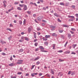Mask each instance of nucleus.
Wrapping results in <instances>:
<instances>
[{"label":"nucleus","mask_w":78,"mask_h":78,"mask_svg":"<svg viewBox=\"0 0 78 78\" xmlns=\"http://www.w3.org/2000/svg\"><path fill=\"white\" fill-rule=\"evenodd\" d=\"M71 30L72 31H76L75 29L74 28H72Z\"/></svg>","instance_id":"29"},{"label":"nucleus","mask_w":78,"mask_h":78,"mask_svg":"<svg viewBox=\"0 0 78 78\" xmlns=\"http://www.w3.org/2000/svg\"><path fill=\"white\" fill-rule=\"evenodd\" d=\"M10 61H12V56H11V57L10 58Z\"/></svg>","instance_id":"54"},{"label":"nucleus","mask_w":78,"mask_h":78,"mask_svg":"<svg viewBox=\"0 0 78 78\" xmlns=\"http://www.w3.org/2000/svg\"><path fill=\"white\" fill-rule=\"evenodd\" d=\"M43 41H47L48 40L47 39L45 38H44V37H43Z\"/></svg>","instance_id":"23"},{"label":"nucleus","mask_w":78,"mask_h":78,"mask_svg":"<svg viewBox=\"0 0 78 78\" xmlns=\"http://www.w3.org/2000/svg\"><path fill=\"white\" fill-rule=\"evenodd\" d=\"M70 32L71 33V34H74V32L72 31H70Z\"/></svg>","instance_id":"49"},{"label":"nucleus","mask_w":78,"mask_h":78,"mask_svg":"<svg viewBox=\"0 0 78 78\" xmlns=\"http://www.w3.org/2000/svg\"><path fill=\"white\" fill-rule=\"evenodd\" d=\"M59 62H62V61H64V60H62L61 59H59Z\"/></svg>","instance_id":"35"},{"label":"nucleus","mask_w":78,"mask_h":78,"mask_svg":"<svg viewBox=\"0 0 78 78\" xmlns=\"http://www.w3.org/2000/svg\"><path fill=\"white\" fill-rule=\"evenodd\" d=\"M12 38V36H10V37H9L8 39H9V40H11V39Z\"/></svg>","instance_id":"27"},{"label":"nucleus","mask_w":78,"mask_h":78,"mask_svg":"<svg viewBox=\"0 0 78 78\" xmlns=\"http://www.w3.org/2000/svg\"><path fill=\"white\" fill-rule=\"evenodd\" d=\"M37 34H38V35H39L41 34V33H40V32H37Z\"/></svg>","instance_id":"60"},{"label":"nucleus","mask_w":78,"mask_h":78,"mask_svg":"<svg viewBox=\"0 0 78 78\" xmlns=\"http://www.w3.org/2000/svg\"><path fill=\"white\" fill-rule=\"evenodd\" d=\"M39 48H40L41 49V50H44V48L43 47V46H40L39 47Z\"/></svg>","instance_id":"10"},{"label":"nucleus","mask_w":78,"mask_h":78,"mask_svg":"<svg viewBox=\"0 0 78 78\" xmlns=\"http://www.w3.org/2000/svg\"><path fill=\"white\" fill-rule=\"evenodd\" d=\"M76 17H78V14H76Z\"/></svg>","instance_id":"64"},{"label":"nucleus","mask_w":78,"mask_h":78,"mask_svg":"<svg viewBox=\"0 0 78 78\" xmlns=\"http://www.w3.org/2000/svg\"><path fill=\"white\" fill-rule=\"evenodd\" d=\"M9 27H13V25L12 24H10Z\"/></svg>","instance_id":"37"},{"label":"nucleus","mask_w":78,"mask_h":78,"mask_svg":"<svg viewBox=\"0 0 78 78\" xmlns=\"http://www.w3.org/2000/svg\"><path fill=\"white\" fill-rule=\"evenodd\" d=\"M22 72H19L17 74H18V75H20L21 74H22Z\"/></svg>","instance_id":"42"},{"label":"nucleus","mask_w":78,"mask_h":78,"mask_svg":"<svg viewBox=\"0 0 78 78\" xmlns=\"http://www.w3.org/2000/svg\"><path fill=\"white\" fill-rule=\"evenodd\" d=\"M21 3H24V2H23V1H20Z\"/></svg>","instance_id":"61"},{"label":"nucleus","mask_w":78,"mask_h":78,"mask_svg":"<svg viewBox=\"0 0 78 78\" xmlns=\"http://www.w3.org/2000/svg\"><path fill=\"white\" fill-rule=\"evenodd\" d=\"M24 34V32H22L21 33V34H22V35H23V34Z\"/></svg>","instance_id":"63"},{"label":"nucleus","mask_w":78,"mask_h":78,"mask_svg":"<svg viewBox=\"0 0 78 78\" xmlns=\"http://www.w3.org/2000/svg\"><path fill=\"white\" fill-rule=\"evenodd\" d=\"M29 76V74L28 73H26V76Z\"/></svg>","instance_id":"62"},{"label":"nucleus","mask_w":78,"mask_h":78,"mask_svg":"<svg viewBox=\"0 0 78 78\" xmlns=\"http://www.w3.org/2000/svg\"><path fill=\"white\" fill-rule=\"evenodd\" d=\"M71 7L73 8V9H74L75 8V5H72Z\"/></svg>","instance_id":"31"},{"label":"nucleus","mask_w":78,"mask_h":78,"mask_svg":"<svg viewBox=\"0 0 78 78\" xmlns=\"http://www.w3.org/2000/svg\"><path fill=\"white\" fill-rule=\"evenodd\" d=\"M58 22H61V20H60L59 19H58Z\"/></svg>","instance_id":"52"},{"label":"nucleus","mask_w":78,"mask_h":78,"mask_svg":"<svg viewBox=\"0 0 78 78\" xmlns=\"http://www.w3.org/2000/svg\"><path fill=\"white\" fill-rule=\"evenodd\" d=\"M37 41V39H35L34 40V42H36Z\"/></svg>","instance_id":"50"},{"label":"nucleus","mask_w":78,"mask_h":78,"mask_svg":"<svg viewBox=\"0 0 78 78\" xmlns=\"http://www.w3.org/2000/svg\"><path fill=\"white\" fill-rule=\"evenodd\" d=\"M19 22L20 25H22V21H19Z\"/></svg>","instance_id":"32"},{"label":"nucleus","mask_w":78,"mask_h":78,"mask_svg":"<svg viewBox=\"0 0 78 78\" xmlns=\"http://www.w3.org/2000/svg\"><path fill=\"white\" fill-rule=\"evenodd\" d=\"M68 37H69V38H70L72 36H71V34H68Z\"/></svg>","instance_id":"15"},{"label":"nucleus","mask_w":78,"mask_h":78,"mask_svg":"<svg viewBox=\"0 0 78 78\" xmlns=\"http://www.w3.org/2000/svg\"><path fill=\"white\" fill-rule=\"evenodd\" d=\"M37 30L38 31H39V30H41V29L39 28H37Z\"/></svg>","instance_id":"59"},{"label":"nucleus","mask_w":78,"mask_h":78,"mask_svg":"<svg viewBox=\"0 0 78 78\" xmlns=\"http://www.w3.org/2000/svg\"><path fill=\"white\" fill-rule=\"evenodd\" d=\"M23 62V60H19L18 61V62H17V64H21Z\"/></svg>","instance_id":"1"},{"label":"nucleus","mask_w":78,"mask_h":78,"mask_svg":"<svg viewBox=\"0 0 78 78\" xmlns=\"http://www.w3.org/2000/svg\"><path fill=\"white\" fill-rule=\"evenodd\" d=\"M71 19H74V16H71Z\"/></svg>","instance_id":"56"},{"label":"nucleus","mask_w":78,"mask_h":78,"mask_svg":"<svg viewBox=\"0 0 78 78\" xmlns=\"http://www.w3.org/2000/svg\"><path fill=\"white\" fill-rule=\"evenodd\" d=\"M51 73L52 74V75H54V71H53V70H52V69H51Z\"/></svg>","instance_id":"21"},{"label":"nucleus","mask_w":78,"mask_h":78,"mask_svg":"<svg viewBox=\"0 0 78 78\" xmlns=\"http://www.w3.org/2000/svg\"><path fill=\"white\" fill-rule=\"evenodd\" d=\"M11 78H16V76H11Z\"/></svg>","instance_id":"48"},{"label":"nucleus","mask_w":78,"mask_h":78,"mask_svg":"<svg viewBox=\"0 0 78 78\" xmlns=\"http://www.w3.org/2000/svg\"><path fill=\"white\" fill-rule=\"evenodd\" d=\"M30 5H34V3H33V2H31L30 3Z\"/></svg>","instance_id":"57"},{"label":"nucleus","mask_w":78,"mask_h":78,"mask_svg":"<svg viewBox=\"0 0 78 78\" xmlns=\"http://www.w3.org/2000/svg\"><path fill=\"white\" fill-rule=\"evenodd\" d=\"M54 16H56V17H59V15L57 14L56 13H54Z\"/></svg>","instance_id":"8"},{"label":"nucleus","mask_w":78,"mask_h":78,"mask_svg":"<svg viewBox=\"0 0 78 78\" xmlns=\"http://www.w3.org/2000/svg\"><path fill=\"white\" fill-rule=\"evenodd\" d=\"M39 50V48H36L35 50V51H38Z\"/></svg>","instance_id":"44"},{"label":"nucleus","mask_w":78,"mask_h":78,"mask_svg":"<svg viewBox=\"0 0 78 78\" xmlns=\"http://www.w3.org/2000/svg\"><path fill=\"white\" fill-rule=\"evenodd\" d=\"M34 37L35 38H36V33H34Z\"/></svg>","instance_id":"22"},{"label":"nucleus","mask_w":78,"mask_h":78,"mask_svg":"<svg viewBox=\"0 0 78 78\" xmlns=\"http://www.w3.org/2000/svg\"><path fill=\"white\" fill-rule=\"evenodd\" d=\"M25 40H26V41H28L29 40V38H28L27 37H26V38H25Z\"/></svg>","instance_id":"34"},{"label":"nucleus","mask_w":78,"mask_h":78,"mask_svg":"<svg viewBox=\"0 0 78 78\" xmlns=\"http://www.w3.org/2000/svg\"><path fill=\"white\" fill-rule=\"evenodd\" d=\"M64 53L65 54H69V53H70V52L69 51H65Z\"/></svg>","instance_id":"11"},{"label":"nucleus","mask_w":78,"mask_h":78,"mask_svg":"<svg viewBox=\"0 0 78 78\" xmlns=\"http://www.w3.org/2000/svg\"><path fill=\"white\" fill-rule=\"evenodd\" d=\"M17 9H18V10H19L20 11H22V8L20 7H18L17 8Z\"/></svg>","instance_id":"9"},{"label":"nucleus","mask_w":78,"mask_h":78,"mask_svg":"<svg viewBox=\"0 0 78 78\" xmlns=\"http://www.w3.org/2000/svg\"><path fill=\"white\" fill-rule=\"evenodd\" d=\"M24 37H21V40H19V42H23V39H24Z\"/></svg>","instance_id":"2"},{"label":"nucleus","mask_w":78,"mask_h":78,"mask_svg":"<svg viewBox=\"0 0 78 78\" xmlns=\"http://www.w3.org/2000/svg\"><path fill=\"white\" fill-rule=\"evenodd\" d=\"M62 26H63V27H68V26L67 25L63 24L62 25Z\"/></svg>","instance_id":"18"},{"label":"nucleus","mask_w":78,"mask_h":78,"mask_svg":"<svg viewBox=\"0 0 78 78\" xmlns=\"http://www.w3.org/2000/svg\"><path fill=\"white\" fill-rule=\"evenodd\" d=\"M14 66V64L13 63H12L9 64V66Z\"/></svg>","instance_id":"12"},{"label":"nucleus","mask_w":78,"mask_h":78,"mask_svg":"<svg viewBox=\"0 0 78 78\" xmlns=\"http://www.w3.org/2000/svg\"><path fill=\"white\" fill-rule=\"evenodd\" d=\"M19 4V3L18 2H15L14 3V5H18Z\"/></svg>","instance_id":"26"},{"label":"nucleus","mask_w":78,"mask_h":78,"mask_svg":"<svg viewBox=\"0 0 78 78\" xmlns=\"http://www.w3.org/2000/svg\"><path fill=\"white\" fill-rule=\"evenodd\" d=\"M24 9L25 11L27 9V5H24Z\"/></svg>","instance_id":"6"},{"label":"nucleus","mask_w":78,"mask_h":78,"mask_svg":"<svg viewBox=\"0 0 78 78\" xmlns=\"http://www.w3.org/2000/svg\"><path fill=\"white\" fill-rule=\"evenodd\" d=\"M42 19V17L39 16L37 18V20H38V21H41V19Z\"/></svg>","instance_id":"5"},{"label":"nucleus","mask_w":78,"mask_h":78,"mask_svg":"<svg viewBox=\"0 0 78 78\" xmlns=\"http://www.w3.org/2000/svg\"><path fill=\"white\" fill-rule=\"evenodd\" d=\"M19 6H20V7H21V8H23V6H24V5L19 4Z\"/></svg>","instance_id":"20"},{"label":"nucleus","mask_w":78,"mask_h":78,"mask_svg":"<svg viewBox=\"0 0 78 78\" xmlns=\"http://www.w3.org/2000/svg\"><path fill=\"white\" fill-rule=\"evenodd\" d=\"M71 54H73V55H76V53H75L74 52H72V53H71Z\"/></svg>","instance_id":"41"},{"label":"nucleus","mask_w":78,"mask_h":78,"mask_svg":"<svg viewBox=\"0 0 78 78\" xmlns=\"http://www.w3.org/2000/svg\"><path fill=\"white\" fill-rule=\"evenodd\" d=\"M34 66H35V65H33L32 66V68L31 69V70H32V69H34Z\"/></svg>","instance_id":"40"},{"label":"nucleus","mask_w":78,"mask_h":78,"mask_svg":"<svg viewBox=\"0 0 78 78\" xmlns=\"http://www.w3.org/2000/svg\"><path fill=\"white\" fill-rule=\"evenodd\" d=\"M32 29H33V27H32V26H30V27L28 28V32H29V33H30V32L31 31V30H32Z\"/></svg>","instance_id":"3"},{"label":"nucleus","mask_w":78,"mask_h":78,"mask_svg":"<svg viewBox=\"0 0 78 78\" xmlns=\"http://www.w3.org/2000/svg\"><path fill=\"white\" fill-rule=\"evenodd\" d=\"M50 27L52 28L51 30H55V28H56V27L53 26H50Z\"/></svg>","instance_id":"4"},{"label":"nucleus","mask_w":78,"mask_h":78,"mask_svg":"<svg viewBox=\"0 0 78 78\" xmlns=\"http://www.w3.org/2000/svg\"><path fill=\"white\" fill-rule=\"evenodd\" d=\"M23 23H24V24H25V23H26V20H24V21H23Z\"/></svg>","instance_id":"47"},{"label":"nucleus","mask_w":78,"mask_h":78,"mask_svg":"<svg viewBox=\"0 0 78 78\" xmlns=\"http://www.w3.org/2000/svg\"><path fill=\"white\" fill-rule=\"evenodd\" d=\"M60 5H62L63 6H64V4L63 3V2H61L60 3Z\"/></svg>","instance_id":"24"},{"label":"nucleus","mask_w":78,"mask_h":78,"mask_svg":"<svg viewBox=\"0 0 78 78\" xmlns=\"http://www.w3.org/2000/svg\"><path fill=\"white\" fill-rule=\"evenodd\" d=\"M71 73V71H69L68 73V75H70Z\"/></svg>","instance_id":"55"},{"label":"nucleus","mask_w":78,"mask_h":78,"mask_svg":"<svg viewBox=\"0 0 78 78\" xmlns=\"http://www.w3.org/2000/svg\"><path fill=\"white\" fill-rule=\"evenodd\" d=\"M2 55H3V56H5V55H6V54H5V53H4V52H3L2 54Z\"/></svg>","instance_id":"39"},{"label":"nucleus","mask_w":78,"mask_h":78,"mask_svg":"<svg viewBox=\"0 0 78 78\" xmlns=\"http://www.w3.org/2000/svg\"><path fill=\"white\" fill-rule=\"evenodd\" d=\"M39 58H40V57H38L37 58H35L34 59V61H37V60H38V59H39Z\"/></svg>","instance_id":"16"},{"label":"nucleus","mask_w":78,"mask_h":78,"mask_svg":"<svg viewBox=\"0 0 78 78\" xmlns=\"http://www.w3.org/2000/svg\"><path fill=\"white\" fill-rule=\"evenodd\" d=\"M37 74H38V73H34V75H37Z\"/></svg>","instance_id":"58"},{"label":"nucleus","mask_w":78,"mask_h":78,"mask_svg":"<svg viewBox=\"0 0 78 78\" xmlns=\"http://www.w3.org/2000/svg\"><path fill=\"white\" fill-rule=\"evenodd\" d=\"M45 37H46V38H50V35H46L45 36Z\"/></svg>","instance_id":"13"},{"label":"nucleus","mask_w":78,"mask_h":78,"mask_svg":"<svg viewBox=\"0 0 78 78\" xmlns=\"http://www.w3.org/2000/svg\"><path fill=\"white\" fill-rule=\"evenodd\" d=\"M55 44H53V49H55Z\"/></svg>","instance_id":"30"},{"label":"nucleus","mask_w":78,"mask_h":78,"mask_svg":"<svg viewBox=\"0 0 78 78\" xmlns=\"http://www.w3.org/2000/svg\"><path fill=\"white\" fill-rule=\"evenodd\" d=\"M41 52H48V51H44V50H41Z\"/></svg>","instance_id":"19"},{"label":"nucleus","mask_w":78,"mask_h":78,"mask_svg":"<svg viewBox=\"0 0 78 78\" xmlns=\"http://www.w3.org/2000/svg\"><path fill=\"white\" fill-rule=\"evenodd\" d=\"M44 44H45L46 45H48V42L47 41H46L44 43Z\"/></svg>","instance_id":"17"},{"label":"nucleus","mask_w":78,"mask_h":78,"mask_svg":"<svg viewBox=\"0 0 78 78\" xmlns=\"http://www.w3.org/2000/svg\"><path fill=\"white\" fill-rule=\"evenodd\" d=\"M42 21L43 22H45V23L47 22V21H45V20H42Z\"/></svg>","instance_id":"51"},{"label":"nucleus","mask_w":78,"mask_h":78,"mask_svg":"<svg viewBox=\"0 0 78 78\" xmlns=\"http://www.w3.org/2000/svg\"><path fill=\"white\" fill-rule=\"evenodd\" d=\"M59 31V33H62V32H63V30H60Z\"/></svg>","instance_id":"43"},{"label":"nucleus","mask_w":78,"mask_h":78,"mask_svg":"<svg viewBox=\"0 0 78 78\" xmlns=\"http://www.w3.org/2000/svg\"><path fill=\"white\" fill-rule=\"evenodd\" d=\"M37 65H39L40 64V62H37L36 63Z\"/></svg>","instance_id":"45"},{"label":"nucleus","mask_w":78,"mask_h":78,"mask_svg":"<svg viewBox=\"0 0 78 78\" xmlns=\"http://www.w3.org/2000/svg\"><path fill=\"white\" fill-rule=\"evenodd\" d=\"M27 12L29 14H31V11H28Z\"/></svg>","instance_id":"38"},{"label":"nucleus","mask_w":78,"mask_h":78,"mask_svg":"<svg viewBox=\"0 0 78 78\" xmlns=\"http://www.w3.org/2000/svg\"><path fill=\"white\" fill-rule=\"evenodd\" d=\"M76 44H73V48H75V47H76Z\"/></svg>","instance_id":"25"},{"label":"nucleus","mask_w":78,"mask_h":78,"mask_svg":"<svg viewBox=\"0 0 78 78\" xmlns=\"http://www.w3.org/2000/svg\"><path fill=\"white\" fill-rule=\"evenodd\" d=\"M38 1L41 2V3H43V2H44V1H43V0H38Z\"/></svg>","instance_id":"46"},{"label":"nucleus","mask_w":78,"mask_h":78,"mask_svg":"<svg viewBox=\"0 0 78 78\" xmlns=\"http://www.w3.org/2000/svg\"><path fill=\"white\" fill-rule=\"evenodd\" d=\"M34 73H31V76H34Z\"/></svg>","instance_id":"28"},{"label":"nucleus","mask_w":78,"mask_h":78,"mask_svg":"<svg viewBox=\"0 0 78 78\" xmlns=\"http://www.w3.org/2000/svg\"><path fill=\"white\" fill-rule=\"evenodd\" d=\"M39 75V76H41V75H42V73H40Z\"/></svg>","instance_id":"53"},{"label":"nucleus","mask_w":78,"mask_h":78,"mask_svg":"<svg viewBox=\"0 0 78 78\" xmlns=\"http://www.w3.org/2000/svg\"><path fill=\"white\" fill-rule=\"evenodd\" d=\"M58 53H62V52H63V51L62 50H60L58 51Z\"/></svg>","instance_id":"33"},{"label":"nucleus","mask_w":78,"mask_h":78,"mask_svg":"<svg viewBox=\"0 0 78 78\" xmlns=\"http://www.w3.org/2000/svg\"><path fill=\"white\" fill-rule=\"evenodd\" d=\"M38 45V43H35V45L36 47H37V45Z\"/></svg>","instance_id":"36"},{"label":"nucleus","mask_w":78,"mask_h":78,"mask_svg":"<svg viewBox=\"0 0 78 78\" xmlns=\"http://www.w3.org/2000/svg\"><path fill=\"white\" fill-rule=\"evenodd\" d=\"M6 30H9V31H10L12 32V31L11 30V29L10 28H7Z\"/></svg>","instance_id":"14"},{"label":"nucleus","mask_w":78,"mask_h":78,"mask_svg":"<svg viewBox=\"0 0 78 78\" xmlns=\"http://www.w3.org/2000/svg\"><path fill=\"white\" fill-rule=\"evenodd\" d=\"M1 44H4H4H6V42L5 41H3L2 40H1Z\"/></svg>","instance_id":"7"}]
</instances>
